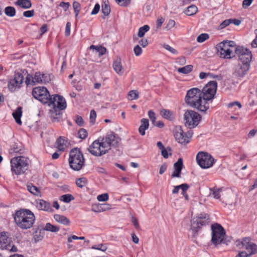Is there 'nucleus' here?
<instances>
[{
  "label": "nucleus",
  "instance_id": "cd10ccee",
  "mask_svg": "<svg viewBox=\"0 0 257 257\" xmlns=\"http://www.w3.org/2000/svg\"><path fill=\"white\" fill-rule=\"evenodd\" d=\"M90 49H95L99 53V56H101L104 55L106 52V49L101 46L91 45Z\"/></svg>",
  "mask_w": 257,
  "mask_h": 257
},
{
  "label": "nucleus",
  "instance_id": "4be33fe9",
  "mask_svg": "<svg viewBox=\"0 0 257 257\" xmlns=\"http://www.w3.org/2000/svg\"><path fill=\"white\" fill-rule=\"evenodd\" d=\"M141 124L139 128V132L141 136H143L146 134L145 131L149 128V120L147 118H142L141 120Z\"/></svg>",
  "mask_w": 257,
  "mask_h": 257
},
{
  "label": "nucleus",
  "instance_id": "13d9d810",
  "mask_svg": "<svg viewBox=\"0 0 257 257\" xmlns=\"http://www.w3.org/2000/svg\"><path fill=\"white\" fill-rule=\"evenodd\" d=\"M148 116L150 120L152 121V123L154 124V123H155V121L156 119L155 112L151 110H149L148 111Z\"/></svg>",
  "mask_w": 257,
  "mask_h": 257
},
{
  "label": "nucleus",
  "instance_id": "a878e982",
  "mask_svg": "<svg viewBox=\"0 0 257 257\" xmlns=\"http://www.w3.org/2000/svg\"><path fill=\"white\" fill-rule=\"evenodd\" d=\"M16 5L25 9H29L32 7V3L30 0H17Z\"/></svg>",
  "mask_w": 257,
  "mask_h": 257
},
{
  "label": "nucleus",
  "instance_id": "e2e57ef3",
  "mask_svg": "<svg viewBox=\"0 0 257 257\" xmlns=\"http://www.w3.org/2000/svg\"><path fill=\"white\" fill-rule=\"evenodd\" d=\"M71 23L67 22L66 25L65 30V35L66 36L68 37L70 34V30H71Z\"/></svg>",
  "mask_w": 257,
  "mask_h": 257
},
{
  "label": "nucleus",
  "instance_id": "ddd939ff",
  "mask_svg": "<svg viewBox=\"0 0 257 257\" xmlns=\"http://www.w3.org/2000/svg\"><path fill=\"white\" fill-rule=\"evenodd\" d=\"M235 53L238 56L239 63L250 65L252 58L251 52L246 48L242 47H236L235 48Z\"/></svg>",
  "mask_w": 257,
  "mask_h": 257
},
{
  "label": "nucleus",
  "instance_id": "dca6fc26",
  "mask_svg": "<svg viewBox=\"0 0 257 257\" xmlns=\"http://www.w3.org/2000/svg\"><path fill=\"white\" fill-rule=\"evenodd\" d=\"M250 65L239 63L235 67L234 75L239 79L243 78L249 71Z\"/></svg>",
  "mask_w": 257,
  "mask_h": 257
},
{
  "label": "nucleus",
  "instance_id": "603ef678",
  "mask_svg": "<svg viewBox=\"0 0 257 257\" xmlns=\"http://www.w3.org/2000/svg\"><path fill=\"white\" fill-rule=\"evenodd\" d=\"M168 151L171 152V149L170 148H168L166 149L165 148L161 150V154L163 157L165 159H167L169 157ZM171 152L170 153V155H171Z\"/></svg>",
  "mask_w": 257,
  "mask_h": 257
},
{
  "label": "nucleus",
  "instance_id": "20e7f679",
  "mask_svg": "<svg viewBox=\"0 0 257 257\" xmlns=\"http://www.w3.org/2000/svg\"><path fill=\"white\" fill-rule=\"evenodd\" d=\"M14 219L17 226L22 230L32 228L36 220L34 214L28 209H20L16 211Z\"/></svg>",
  "mask_w": 257,
  "mask_h": 257
},
{
  "label": "nucleus",
  "instance_id": "6e6d98bb",
  "mask_svg": "<svg viewBox=\"0 0 257 257\" xmlns=\"http://www.w3.org/2000/svg\"><path fill=\"white\" fill-rule=\"evenodd\" d=\"M116 3L120 6L126 7L130 3V0H115Z\"/></svg>",
  "mask_w": 257,
  "mask_h": 257
},
{
  "label": "nucleus",
  "instance_id": "bb28decb",
  "mask_svg": "<svg viewBox=\"0 0 257 257\" xmlns=\"http://www.w3.org/2000/svg\"><path fill=\"white\" fill-rule=\"evenodd\" d=\"M5 14L10 17H13L16 15V11L14 7L8 6L4 10Z\"/></svg>",
  "mask_w": 257,
  "mask_h": 257
},
{
  "label": "nucleus",
  "instance_id": "a18cd8bd",
  "mask_svg": "<svg viewBox=\"0 0 257 257\" xmlns=\"http://www.w3.org/2000/svg\"><path fill=\"white\" fill-rule=\"evenodd\" d=\"M183 166V160L182 158H179L178 161L174 163V169L182 170Z\"/></svg>",
  "mask_w": 257,
  "mask_h": 257
},
{
  "label": "nucleus",
  "instance_id": "f8f14e48",
  "mask_svg": "<svg viewBox=\"0 0 257 257\" xmlns=\"http://www.w3.org/2000/svg\"><path fill=\"white\" fill-rule=\"evenodd\" d=\"M32 95L35 98L44 104H47L51 97L49 91L45 87L34 88L32 91Z\"/></svg>",
  "mask_w": 257,
  "mask_h": 257
},
{
  "label": "nucleus",
  "instance_id": "e433bc0d",
  "mask_svg": "<svg viewBox=\"0 0 257 257\" xmlns=\"http://www.w3.org/2000/svg\"><path fill=\"white\" fill-rule=\"evenodd\" d=\"M87 182L86 178L84 177L80 178L76 180V184L78 187L82 188L85 186Z\"/></svg>",
  "mask_w": 257,
  "mask_h": 257
},
{
  "label": "nucleus",
  "instance_id": "4468645a",
  "mask_svg": "<svg viewBox=\"0 0 257 257\" xmlns=\"http://www.w3.org/2000/svg\"><path fill=\"white\" fill-rule=\"evenodd\" d=\"M192 136V133L190 131L184 134L181 126L176 127L175 128L174 137L180 144L185 145L188 143Z\"/></svg>",
  "mask_w": 257,
  "mask_h": 257
},
{
  "label": "nucleus",
  "instance_id": "2f4dec72",
  "mask_svg": "<svg viewBox=\"0 0 257 257\" xmlns=\"http://www.w3.org/2000/svg\"><path fill=\"white\" fill-rule=\"evenodd\" d=\"M193 66L191 65H188L184 67L178 68V72L180 73L186 74L191 72Z\"/></svg>",
  "mask_w": 257,
  "mask_h": 257
},
{
  "label": "nucleus",
  "instance_id": "7ed1b4c3",
  "mask_svg": "<svg viewBox=\"0 0 257 257\" xmlns=\"http://www.w3.org/2000/svg\"><path fill=\"white\" fill-rule=\"evenodd\" d=\"M185 101L191 107L197 109L200 112L205 113L209 107L208 102L204 100L201 90L197 88H192L187 91Z\"/></svg>",
  "mask_w": 257,
  "mask_h": 257
},
{
  "label": "nucleus",
  "instance_id": "1a4fd4ad",
  "mask_svg": "<svg viewBox=\"0 0 257 257\" xmlns=\"http://www.w3.org/2000/svg\"><path fill=\"white\" fill-rule=\"evenodd\" d=\"M184 117L185 125L190 128L196 126L201 119L200 115L197 112L192 110L185 111Z\"/></svg>",
  "mask_w": 257,
  "mask_h": 257
},
{
  "label": "nucleus",
  "instance_id": "aec40b11",
  "mask_svg": "<svg viewBox=\"0 0 257 257\" xmlns=\"http://www.w3.org/2000/svg\"><path fill=\"white\" fill-rule=\"evenodd\" d=\"M113 68L115 72L119 75H122L123 74V71L122 70L120 58H118L113 62Z\"/></svg>",
  "mask_w": 257,
  "mask_h": 257
},
{
  "label": "nucleus",
  "instance_id": "9b49d317",
  "mask_svg": "<svg viewBox=\"0 0 257 257\" xmlns=\"http://www.w3.org/2000/svg\"><path fill=\"white\" fill-rule=\"evenodd\" d=\"M249 237H244L241 241H237V246L240 248L244 249L249 256L257 253V245L251 242Z\"/></svg>",
  "mask_w": 257,
  "mask_h": 257
},
{
  "label": "nucleus",
  "instance_id": "864d4df0",
  "mask_svg": "<svg viewBox=\"0 0 257 257\" xmlns=\"http://www.w3.org/2000/svg\"><path fill=\"white\" fill-rule=\"evenodd\" d=\"M99 201H105L108 199V194L107 193H104L99 195L97 197Z\"/></svg>",
  "mask_w": 257,
  "mask_h": 257
},
{
  "label": "nucleus",
  "instance_id": "9d476101",
  "mask_svg": "<svg viewBox=\"0 0 257 257\" xmlns=\"http://www.w3.org/2000/svg\"><path fill=\"white\" fill-rule=\"evenodd\" d=\"M196 161L200 167L203 169L210 168L214 163V158L209 154L202 152L197 154Z\"/></svg>",
  "mask_w": 257,
  "mask_h": 257
},
{
  "label": "nucleus",
  "instance_id": "8fccbe9b",
  "mask_svg": "<svg viewBox=\"0 0 257 257\" xmlns=\"http://www.w3.org/2000/svg\"><path fill=\"white\" fill-rule=\"evenodd\" d=\"M42 83H47L51 80L50 75L47 74H41Z\"/></svg>",
  "mask_w": 257,
  "mask_h": 257
},
{
  "label": "nucleus",
  "instance_id": "c756f323",
  "mask_svg": "<svg viewBox=\"0 0 257 257\" xmlns=\"http://www.w3.org/2000/svg\"><path fill=\"white\" fill-rule=\"evenodd\" d=\"M160 114L161 116L166 119L168 120H172L173 119V116L172 113L167 109H163L160 111Z\"/></svg>",
  "mask_w": 257,
  "mask_h": 257
},
{
  "label": "nucleus",
  "instance_id": "0eeeda50",
  "mask_svg": "<svg viewBox=\"0 0 257 257\" xmlns=\"http://www.w3.org/2000/svg\"><path fill=\"white\" fill-rule=\"evenodd\" d=\"M212 238L211 241L215 245L220 243H226L224 240L225 232L224 228L218 223H214L211 225Z\"/></svg>",
  "mask_w": 257,
  "mask_h": 257
},
{
  "label": "nucleus",
  "instance_id": "423d86ee",
  "mask_svg": "<svg viewBox=\"0 0 257 257\" xmlns=\"http://www.w3.org/2000/svg\"><path fill=\"white\" fill-rule=\"evenodd\" d=\"M69 163L74 171L80 170L84 165V158L82 153L77 148L72 149L69 153Z\"/></svg>",
  "mask_w": 257,
  "mask_h": 257
},
{
  "label": "nucleus",
  "instance_id": "393cba45",
  "mask_svg": "<svg viewBox=\"0 0 257 257\" xmlns=\"http://www.w3.org/2000/svg\"><path fill=\"white\" fill-rule=\"evenodd\" d=\"M14 118H15L16 122L19 124H22L21 117L22 115V110L21 107H18L17 109L13 112L12 114Z\"/></svg>",
  "mask_w": 257,
  "mask_h": 257
},
{
  "label": "nucleus",
  "instance_id": "f03ea898",
  "mask_svg": "<svg viewBox=\"0 0 257 257\" xmlns=\"http://www.w3.org/2000/svg\"><path fill=\"white\" fill-rule=\"evenodd\" d=\"M49 106H52L50 109V117L52 121L59 122L62 119V110L67 107L65 98L60 95L55 94L51 96L47 103Z\"/></svg>",
  "mask_w": 257,
  "mask_h": 257
},
{
  "label": "nucleus",
  "instance_id": "f704fd0d",
  "mask_svg": "<svg viewBox=\"0 0 257 257\" xmlns=\"http://www.w3.org/2000/svg\"><path fill=\"white\" fill-rule=\"evenodd\" d=\"M150 30V27L148 25H144L140 28L138 32V36L140 38L143 37L145 34Z\"/></svg>",
  "mask_w": 257,
  "mask_h": 257
},
{
  "label": "nucleus",
  "instance_id": "c85d7f7f",
  "mask_svg": "<svg viewBox=\"0 0 257 257\" xmlns=\"http://www.w3.org/2000/svg\"><path fill=\"white\" fill-rule=\"evenodd\" d=\"M197 7L196 6L192 5L185 10L184 13L188 16H192L197 13Z\"/></svg>",
  "mask_w": 257,
  "mask_h": 257
},
{
  "label": "nucleus",
  "instance_id": "338daca9",
  "mask_svg": "<svg viewBox=\"0 0 257 257\" xmlns=\"http://www.w3.org/2000/svg\"><path fill=\"white\" fill-rule=\"evenodd\" d=\"M34 77L32 76L31 74H28L26 78V81L25 83L27 84V85H32V80H33V78Z\"/></svg>",
  "mask_w": 257,
  "mask_h": 257
},
{
  "label": "nucleus",
  "instance_id": "c9c22d12",
  "mask_svg": "<svg viewBox=\"0 0 257 257\" xmlns=\"http://www.w3.org/2000/svg\"><path fill=\"white\" fill-rule=\"evenodd\" d=\"M27 189L30 192L35 195H38L40 193L39 189L32 184L27 185Z\"/></svg>",
  "mask_w": 257,
  "mask_h": 257
},
{
  "label": "nucleus",
  "instance_id": "de8ad7c7",
  "mask_svg": "<svg viewBox=\"0 0 257 257\" xmlns=\"http://www.w3.org/2000/svg\"><path fill=\"white\" fill-rule=\"evenodd\" d=\"M78 137L81 139H85L88 136L86 130L84 128H81L78 133Z\"/></svg>",
  "mask_w": 257,
  "mask_h": 257
},
{
  "label": "nucleus",
  "instance_id": "39448f33",
  "mask_svg": "<svg viewBox=\"0 0 257 257\" xmlns=\"http://www.w3.org/2000/svg\"><path fill=\"white\" fill-rule=\"evenodd\" d=\"M13 175L17 176L24 174L29 169V160L23 156L15 157L10 161Z\"/></svg>",
  "mask_w": 257,
  "mask_h": 257
},
{
  "label": "nucleus",
  "instance_id": "0e129e2a",
  "mask_svg": "<svg viewBox=\"0 0 257 257\" xmlns=\"http://www.w3.org/2000/svg\"><path fill=\"white\" fill-rule=\"evenodd\" d=\"M134 51L136 56H139L142 53V49L139 45H137L134 47Z\"/></svg>",
  "mask_w": 257,
  "mask_h": 257
},
{
  "label": "nucleus",
  "instance_id": "2eb2a0df",
  "mask_svg": "<svg viewBox=\"0 0 257 257\" xmlns=\"http://www.w3.org/2000/svg\"><path fill=\"white\" fill-rule=\"evenodd\" d=\"M24 81V76L20 73H16L14 78L10 80L8 87L11 91H14L21 87Z\"/></svg>",
  "mask_w": 257,
  "mask_h": 257
},
{
  "label": "nucleus",
  "instance_id": "7c9ffc66",
  "mask_svg": "<svg viewBox=\"0 0 257 257\" xmlns=\"http://www.w3.org/2000/svg\"><path fill=\"white\" fill-rule=\"evenodd\" d=\"M44 229L52 232H57L60 230V227L53 225L50 223H47L45 226Z\"/></svg>",
  "mask_w": 257,
  "mask_h": 257
},
{
  "label": "nucleus",
  "instance_id": "a19ab883",
  "mask_svg": "<svg viewBox=\"0 0 257 257\" xmlns=\"http://www.w3.org/2000/svg\"><path fill=\"white\" fill-rule=\"evenodd\" d=\"M91 248L105 251L107 249V247L106 244L101 243L97 245H93L92 246Z\"/></svg>",
  "mask_w": 257,
  "mask_h": 257
},
{
  "label": "nucleus",
  "instance_id": "f3484780",
  "mask_svg": "<svg viewBox=\"0 0 257 257\" xmlns=\"http://www.w3.org/2000/svg\"><path fill=\"white\" fill-rule=\"evenodd\" d=\"M7 234L6 232L0 233V248L2 249H10L11 247V238L8 237Z\"/></svg>",
  "mask_w": 257,
  "mask_h": 257
},
{
  "label": "nucleus",
  "instance_id": "37998d69",
  "mask_svg": "<svg viewBox=\"0 0 257 257\" xmlns=\"http://www.w3.org/2000/svg\"><path fill=\"white\" fill-rule=\"evenodd\" d=\"M128 96L131 100L137 99L139 98V92L136 90H132L128 92Z\"/></svg>",
  "mask_w": 257,
  "mask_h": 257
},
{
  "label": "nucleus",
  "instance_id": "a211bd4d",
  "mask_svg": "<svg viewBox=\"0 0 257 257\" xmlns=\"http://www.w3.org/2000/svg\"><path fill=\"white\" fill-rule=\"evenodd\" d=\"M36 207L40 210L52 212L53 209L51 204L43 199H38L36 201Z\"/></svg>",
  "mask_w": 257,
  "mask_h": 257
},
{
  "label": "nucleus",
  "instance_id": "69168bd1",
  "mask_svg": "<svg viewBox=\"0 0 257 257\" xmlns=\"http://www.w3.org/2000/svg\"><path fill=\"white\" fill-rule=\"evenodd\" d=\"M35 12L34 10L25 11L23 13V16L27 18H31L34 16Z\"/></svg>",
  "mask_w": 257,
  "mask_h": 257
},
{
  "label": "nucleus",
  "instance_id": "5701e85b",
  "mask_svg": "<svg viewBox=\"0 0 257 257\" xmlns=\"http://www.w3.org/2000/svg\"><path fill=\"white\" fill-rule=\"evenodd\" d=\"M233 44L232 41H224L218 44L217 46L216 49L217 52L220 54V52H224L226 49L229 48V45L228 44Z\"/></svg>",
  "mask_w": 257,
  "mask_h": 257
},
{
  "label": "nucleus",
  "instance_id": "79ce46f5",
  "mask_svg": "<svg viewBox=\"0 0 257 257\" xmlns=\"http://www.w3.org/2000/svg\"><path fill=\"white\" fill-rule=\"evenodd\" d=\"M73 7L74 9L75 17L77 18L80 11V5L78 2L75 1L73 3Z\"/></svg>",
  "mask_w": 257,
  "mask_h": 257
},
{
  "label": "nucleus",
  "instance_id": "6ab92c4d",
  "mask_svg": "<svg viewBox=\"0 0 257 257\" xmlns=\"http://www.w3.org/2000/svg\"><path fill=\"white\" fill-rule=\"evenodd\" d=\"M201 228V226L197 222L195 218H193L191 221L190 228L189 232L191 233V235L193 237H195L197 236L198 232L199 229Z\"/></svg>",
  "mask_w": 257,
  "mask_h": 257
},
{
  "label": "nucleus",
  "instance_id": "5fc2aeb1",
  "mask_svg": "<svg viewBox=\"0 0 257 257\" xmlns=\"http://www.w3.org/2000/svg\"><path fill=\"white\" fill-rule=\"evenodd\" d=\"M231 19H227L223 21L219 26V28L220 29H224L227 26L229 25L231 23Z\"/></svg>",
  "mask_w": 257,
  "mask_h": 257
},
{
  "label": "nucleus",
  "instance_id": "ea45409f",
  "mask_svg": "<svg viewBox=\"0 0 257 257\" xmlns=\"http://www.w3.org/2000/svg\"><path fill=\"white\" fill-rule=\"evenodd\" d=\"M21 149L20 148V146H19L18 144L15 143L13 145H12L10 149L9 152L11 154L13 153H20V151Z\"/></svg>",
  "mask_w": 257,
  "mask_h": 257
},
{
  "label": "nucleus",
  "instance_id": "412c9836",
  "mask_svg": "<svg viewBox=\"0 0 257 257\" xmlns=\"http://www.w3.org/2000/svg\"><path fill=\"white\" fill-rule=\"evenodd\" d=\"M194 218L201 227L208 224L209 222V215L206 214H200L198 217Z\"/></svg>",
  "mask_w": 257,
  "mask_h": 257
},
{
  "label": "nucleus",
  "instance_id": "680f3d73",
  "mask_svg": "<svg viewBox=\"0 0 257 257\" xmlns=\"http://www.w3.org/2000/svg\"><path fill=\"white\" fill-rule=\"evenodd\" d=\"M180 189L182 190V194L184 195V193L189 188V186L187 184H182L179 185Z\"/></svg>",
  "mask_w": 257,
  "mask_h": 257
},
{
  "label": "nucleus",
  "instance_id": "72a5a7b5",
  "mask_svg": "<svg viewBox=\"0 0 257 257\" xmlns=\"http://www.w3.org/2000/svg\"><path fill=\"white\" fill-rule=\"evenodd\" d=\"M32 85H35L36 83H42L41 79V73L37 72L35 73L33 80H32Z\"/></svg>",
  "mask_w": 257,
  "mask_h": 257
},
{
  "label": "nucleus",
  "instance_id": "4d7b16f0",
  "mask_svg": "<svg viewBox=\"0 0 257 257\" xmlns=\"http://www.w3.org/2000/svg\"><path fill=\"white\" fill-rule=\"evenodd\" d=\"M165 21V19L162 17H159L156 21V28L159 29Z\"/></svg>",
  "mask_w": 257,
  "mask_h": 257
},
{
  "label": "nucleus",
  "instance_id": "6e6552de",
  "mask_svg": "<svg viewBox=\"0 0 257 257\" xmlns=\"http://www.w3.org/2000/svg\"><path fill=\"white\" fill-rule=\"evenodd\" d=\"M217 83L215 81H210L201 91L203 98L206 102L212 100L216 92Z\"/></svg>",
  "mask_w": 257,
  "mask_h": 257
},
{
  "label": "nucleus",
  "instance_id": "f257e3e1",
  "mask_svg": "<svg viewBox=\"0 0 257 257\" xmlns=\"http://www.w3.org/2000/svg\"><path fill=\"white\" fill-rule=\"evenodd\" d=\"M120 141V138L116 135L110 133L94 141L88 150L94 156H101L106 154L110 150L111 147H116Z\"/></svg>",
  "mask_w": 257,
  "mask_h": 257
},
{
  "label": "nucleus",
  "instance_id": "58836bf2",
  "mask_svg": "<svg viewBox=\"0 0 257 257\" xmlns=\"http://www.w3.org/2000/svg\"><path fill=\"white\" fill-rule=\"evenodd\" d=\"M224 52H220L219 54L221 57L226 59H229L231 57V54L232 53V50L229 48L224 51Z\"/></svg>",
  "mask_w": 257,
  "mask_h": 257
},
{
  "label": "nucleus",
  "instance_id": "bf43d9fd",
  "mask_svg": "<svg viewBox=\"0 0 257 257\" xmlns=\"http://www.w3.org/2000/svg\"><path fill=\"white\" fill-rule=\"evenodd\" d=\"M175 25V22L173 20H169L168 23L165 27V29L167 30L171 29Z\"/></svg>",
  "mask_w": 257,
  "mask_h": 257
},
{
  "label": "nucleus",
  "instance_id": "49530a36",
  "mask_svg": "<svg viewBox=\"0 0 257 257\" xmlns=\"http://www.w3.org/2000/svg\"><path fill=\"white\" fill-rule=\"evenodd\" d=\"M209 38V35L206 33L200 34L197 38V41L199 43H202Z\"/></svg>",
  "mask_w": 257,
  "mask_h": 257
},
{
  "label": "nucleus",
  "instance_id": "774afa93",
  "mask_svg": "<svg viewBox=\"0 0 257 257\" xmlns=\"http://www.w3.org/2000/svg\"><path fill=\"white\" fill-rule=\"evenodd\" d=\"M70 6V5L69 3H66L64 2H61L59 5V6L62 7L65 11H66L69 9Z\"/></svg>",
  "mask_w": 257,
  "mask_h": 257
},
{
  "label": "nucleus",
  "instance_id": "c03bdc74",
  "mask_svg": "<svg viewBox=\"0 0 257 257\" xmlns=\"http://www.w3.org/2000/svg\"><path fill=\"white\" fill-rule=\"evenodd\" d=\"M211 191L212 192V194L214 198L217 199L220 198V192L222 191V189L221 188L216 189V188H213L211 189Z\"/></svg>",
  "mask_w": 257,
  "mask_h": 257
},
{
  "label": "nucleus",
  "instance_id": "09e8293b",
  "mask_svg": "<svg viewBox=\"0 0 257 257\" xmlns=\"http://www.w3.org/2000/svg\"><path fill=\"white\" fill-rule=\"evenodd\" d=\"M96 117V113L95 111L94 110H91L90 111V117H89L90 123L91 125L94 124V123L95 121Z\"/></svg>",
  "mask_w": 257,
  "mask_h": 257
},
{
  "label": "nucleus",
  "instance_id": "052dcab7",
  "mask_svg": "<svg viewBox=\"0 0 257 257\" xmlns=\"http://www.w3.org/2000/svg\"><path fill=\"white\" fill-rule=\"evenodd\" d=\"M164 48L167 50L168 51H169V52H170L171 53L173 54H177V51L176 49H175L174 48L171 47L170 45H167V44H164Z\"/></svg>",
  "mask_w": 257,
  "mask_h": 257
},
{
  "label": "nucleus",
  "instance_id": "3c124183",
  "mask_svg": "<svg viewBox=\"0 0 257 257\" xmlns=\"http://www.w3.org/2000/svg\"><path fill=\"white\" fill-rule=\"evenodd\" d=\"M57 144L59 150H63V146L64 144V140L62 139L61 137H59L57 140Z\"/></svg>",
  "mask_w": 257,
  "mask_h": 257
},
{
  "label": "nucleus",
  "instance_id": "473e14b6",
  "mask_svg": "<svg viewBox=\"0 0 257 257\" xmlns=\"http://www.w3.org/2000/svg\"><path fill=\"white\" fill-rule=\"evenodd\" d=\"M59 199L60 201L68 203L72 200H73L74 199V197L70 194H67L61 196Z\"/></svg>",
  "mask_w": 257,
  "mask_h": 257
},
{
  "label": "nucleus",
  "instance_id": "4c0bfd02",
  "mask_svg": "<svg viewBox=\"0 0 257 257\" xmlns=\"http://www.w3.org/2000/svg\"><path fill=\"white\" fill-rule=\"evenodd\" d=\"M101 11L104 16H108L110 12V8L109 6L106 3H104L103 5H102Z\"/></svg>",
  "mask_w": 257,
  "mask_h": 257
},
{
  "label": "nucleus",
  "instance_id": "b1692460",
  "mask_svg": "<svg viewBox=\"0 0 257 257\" xmlns=\"http://www.w3.org/2000/svg\"><path fill=\"white\" fill-rule=\"evenodd\" d=\"M54 218L57 222L64 225H68L70 223L69 219L64 215L55 214L54 216Z\"/></svg>",
  "mask_w": 257,
  "mask_h": 257
}]
</instances>
